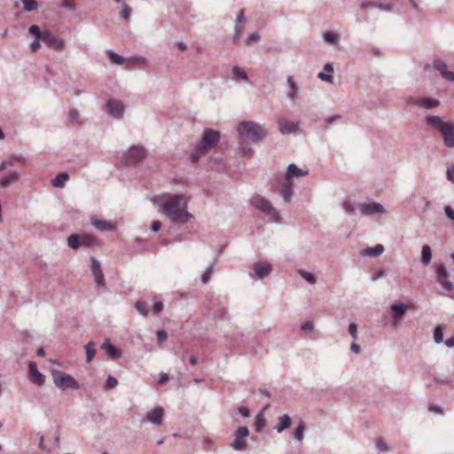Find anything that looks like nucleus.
Masks as SVG:
<instances>
[{
	"instance_id": "f257e3e1",
	"label": "nucleus",
	"mask_w": 454,
	"mask_h": 454,
	"mask_svg": "<svg viewBox=\"0 0 454 454\" xmlns=\"http://www.w3.org/2000/svg\"><path fill=\"white\" fill-rule=\"evenodd\" d=\"M151 201L162 215L174 224H184L191 221L187 211V200L183 194L161 193L152 197Z\"/></svg>"
},
{
	"instance_id": "f03ea898",
	"label": "nucleus",
	"mask_w": 454,
	"mask_h": 454,
	"mask_svg": "<svg viewBox=\"0 0 454 454\" xmlns=\"http://www.w3.org/2000/svg\"><path fill=\"white\" fill-rule=\"evenodd\" d=\"M23 166H25V157L21 154H12L2 160L1 187L5 188L17 183Z\"/></svg>"
},
{
	"instance_id": "7ed1b4c3",
	"label": "nucleus",
	"mask_w": 454,
	"mask_h": 454,
	"mask_svg": "<svg viewBox=\"0 0 454 454\" xmlns=\"http://www.w3.org/2000/svg\"><path fill=\"white\" fill-rule=\"evenodd\" d=\"M427 127L435 130L442 138V144L447 148H454V122L446 121L439 115L428 114L425 117Z\"/></svg>"
},
{
	"instance_id": "20e7f679",
	"label": "nucleus",
	"mask_w": 454,
	"mask_h": 454,
	"mask_svg": "<svg viewBox=\"0 0 454 454\" xmlns=\"http://www.w3.org/2000/svg\"><path fill=\"white\" fill-rule=\"evenodd\" d=\"M30 35L35 37L30 43V51L35 52L43 43L56 50H61L64 47V39L57 30H29Z\"/></svg>"
},
{
	"instance_id": "39448f33",
	"label": "nucleus",
	"mask_w": 454,
	"mask_h": 454,
	"mask_svg": "<svg viewBox=\"0 0 454 454\" xmlns=\"http://www.w3.org/2000/svg\"><path fill=\"white\" fill-rule=\"evenodd\" d=\"M238 134L243 141L258 144L267 137L264 126L254 121H242L237 126Z\"/></svg>"
},
{
	"instance_id": "423d86ee",
	"label": "nucleus",
	"mask_w": 454,
	"mask_h": 454,
	"mask_svg": "<svg viewBox=\"0 0 454 454\" xmlns=\"http://www.w3.org/2000/svg\"><path fill=\"white\" fill-rule=\"evenodd\" d=\"M218 141H220V133L218 131L211 129H204L200 142L191 152V160L197 161L200 157L206 155L217 145Z\"/></svg>"
},
{
	"instance_id": "0eeeda50",
	"label": "nucleus",
	"mask_w": 454,
	"mask_h": 454,
	"mask_svg": "<svg viewBox=\"0 0 454 454\" xmlns=\"http://www.w3.org/2000/svg\"><path fill=\"white\" fill-rule=\"evenodd\" d=\"M248 202H250L254 209L268 217L269 222L276 223H280L279 211L272 206L271 202L267 198L260 194H254L251 196Z\"/></svg>"
},
{
	"instance_id": "6e6552de",
	"label": "nucleus",
	"mask_w": 454,
	"mask_h": 454,
	"mask_svg": "<svg viewBox=\"0 0 454 454\" xmlns=\"http://www.w3.org/2000/svg\"><path fill=\"white\" fill-rule=\"evenodd\" d=\"M52 380L56 387L59 388L60 390L80 389L79 383L74 380L73 376L67 374V372L54 370L52 371Z\"/></svg>"
},
{
	"instance_id": "1a4fd4ad",
	"label": "nucleus",
	"mask_w": 454,
	"mask_h": 454,
	"mask_svg": "<svg viewBox=\"0 0 454 454\" xmlns=\"http://www.w3.org/2000/svg\"><path fill=\"white\" fill-rule=\"evenodd\" d=\"M356 211L359 212L360 215L365 216H375V215H383L387 214V210L384 206L372 200H368L364 202L356 204Z\"/></svg>"
},
{
	"instance_id": "9d476101",
	"label": "nucleus",
	"mask_w": 454,
	"mask_h": 454,
	"mask_svg": "<svg viewBox=\"0 0 454 454\" xmlns=\"http://www.w3.org/2000/svg\"><path fill=\"white\" fill-rule=\"evenodd\" d=\"M249 435L248 427L246 426L238 427L234 432V440L230 442V447L237 451H244L247 449V438Z\"/></svg>"
},
{
	"instance_id": "9b49d317",
	"label": "nucleus",
	"mask_w": 454,
	"mask_h": 454,
	"mask_svg": "<svg viewBox=\"0 0 454 454\" xmlns=\"http://www.w3.org/2000/svg\"><path fill=\"white\" fill-rule=\"evenodd\" d=\"M272 272L271 263L266 261H257L253 264V271L248 273L250 278L255 280H262L269 277Z\"/></svg>"
},
{
	"instance_id": "f8f14e48",
	"label": "nucleus",
	"mask_w": 454,
	"mask_h": 454,
	"mask_svg": "<svg viewBox=\"0 0 454 454\" xmlns=\"http://www.w3.org/2000/svg\"><path fill=\"white\" fill-rule=\"evenodd\" d=\"M435 278H437L438 285H440L443 290H445L447 292L453 291V289H454L453 283L448 279L449 272H448V270H446V267L444 265L437 264V266H435Z\"/></svg>"
},
{
	"instance_id": "ddd939ff",
	"label": "nucleus",
	"mask_w": 454,
	"mask_h": 454,
	"mask_svg": "<svg viewBox=\"0 0 454 454\" xmlns=\"http://www.w3.org/2000/svg\"><path fill=\"white\" fill-rule=\"evenodd\" d=\"M145 159V149L139 145H132L125 153L126 164H136Z\"/></svg>"
},
{
	"instance_id": "4468645a",
	"label": "nucleus",
	"mask_w": 454,
	"mask_h": 454,
	"mask_svg": "<svg viewBox=\"0 0 454 454\" xmlns=\"http://www.w3.org/2000/svg\"><path fill=\"white\" fill-rule=\"evenodd\" d=\"M163 416H165V410L161 406H156L153 410L147 411L145 415L144 421H146L155 427L162 425Z\"/></svg>"
},
{
	"instance_id": "2eb2a0df",
	"label": "nucleus",
	"mask_w": 454,
	"mask_h": 454,
	"mask_svg": "<svg viewBox=\"0 0 454 454\" xmlns=\"http://www.w3.org/2000/svg\"><path fill=\"white\" fill-rule=\"evenodd\" d=\"M106 112L115 119H121L124 113L123 104L116 99H108L106 102Z\"/></svg>"
},
{
	"instance_id": "dca6fc26",
	"label": "nucleus",
	"mask_w": 454,
	"mask_h": 454,
	"mask_svg": "<svg viewBox=\"0 0 454 454\" xmlns=\"http://www.w3.org/2000/svg\"><path fill=\"white\" fill-rule=\"evenodd\" d=\"M90 262H91V274L92 278H94V282L97 284L98 288H103L104 285H106V280H104L100 262L93 256L90 258Z\"/></svg>"
},
{
	"instance_id": "f3484780",
	"label": "nucleus",
	"mask_w": 454,
	"mask_h": 454,
	"mask_svg": "<svg viewBox=\"0 0 454 454\" xmlns=\"http://www.w3.org/2000/svg\"><path fill=\"white\" fill-rule=\"evenodd\" d=\"M309 172L305 168H298L295 163L287 165L286 172H285V178L282 182L293 183L295 178L308 176Z\"/></svg>"
},
{
	"instance_id": "a211bd4d",
	"label": "nucleus",
	"mask_w": 454,
	"mask_h": 454,
	"mask_svg": "<svg viewBox=\"0 0 454 454\" xmlns=\"http://www.w3.org/2000/svg\"><path fill=\"white\" fill-rule=\"evenodd\" d=\"M433 68L440 73L441 77L443 79L454 82V72L448 69V64L442 59H434L432 63Z\"/></svg>"
},
{
	"instance_id": "6ab92c4d",
	"label": "nucleus",
	"mask_w": 454,
	"mask_h": 454,
	"mask_svg": "<svg viewBox=\"0 0 454 454\" xmlns=\"http://www.w3.org/2000/svg\"><path fill=\"white\" fill-rule=\"evenodd\" d=\"M29 371H27V379L30 382L37 387H41L45 382V376L41 374L40 371L36 368L35 362H29Z\"/></svg>"
},
{
	"instance_id": "aec40b11",
	"label": "nucleus",
	"mask_w": 454,
	"mask_h": 454,
	"mask_svg": "<svg viewBox=\"0 0 454 454\" xmlns=\"http://www.w3.org/2000/svg\"><path fill=\"white\" fill-rule=\"evenodd\" d=\"M91 225L100 231H114L116 230V223L112 221L102 220L98 216H91Z\"/></svg>"
},
{
	"instance_id": "412c9836",
	"label": "nucleus",
	"mask_w": 454,
	"mask_h": 454,
	"mask_svg": "<svg viewBox=\"0 0 454 454\" xmlns=\"http://www.w3.org/2000/svg\"><path fill=\"white\" fill-rule=\"evenodd\" d=\"M277 124H278L279 133L282 135L294 134L299 129L298 122L290 121L284 118L277 120Z\"/></svg>"
},
{
	"instance_id": "4be33fe9",
	"label": "nucleus",
	"mask_w": 454,
	"mask_h": 454,
	"mask_svg": "<svg viewBox=\"0 0 454 454\" xmlns=\"http://www.w3.org/2000/svg\"><path fill=\"white\" fill-rule=\"evenodd\" d=\"M390 310L393 311V316H391V324L396 325L407 313V306L403 302L394 303L390 305Z\"/></svg>"
},
{
	"instance_id": "5701e85b",
	"label": "nucleus",
	"mask_w": 454,
	"mask_h": 454,
	"mask_svg": "<svg viewBox=\"0 0 454 454\" xmlns=\"http://www.w3.org/2000/svg\"><path fill=\"white\" fill-rule=\"evenodd\" d=\"M411 105L425 110H432L439 106L438 99L434 98H421L410 101Z\"/></svg>"
},
{
	"instance_id": "b1692460",
	"label": "nucleus",
	"mask_w": 454,
	"mask_h": 454,
	"mask_svg": "<svg viewBox=\"0 0 454 454\" xmlns=\"http://www.w3.org/2000/svg\"><path fill=\"white\" fill-rule=\"evenodd\" d=\"M293 183L281 182L278 184V194L281 195L285 203L289 204L293 198Z\"/></svg>"
},
{
	"instance_id": "393cba45",
	"label": "nucleus",
	"mask_w": 454,
	"mask_h": 454,
	"mask_svg": "<svg viewBox=\"0 0 454 454\" xmlns=\"http://www.w3.org/2000/svg\"><path fill=\"white\" fill-rule=\"evenodd\" d=\"M334 72V68L333 67V64L331 62L324 65L323 71L318 73L317 78L321 82H327L329 84H333V73Z\"/></svg>"
},
{
	"instance_id": "a878e982",
	"label": "nucleus",
	"mask_w": 454,
	"mask_h": 454,
	"mask_svg": "<svg viewBox=\"0 0 454 454\" xmlns=\"http://www.w3.org/2000/svg\"><path fill=\"white\" fill-rule=\"evenodd\" d=\"M125 67L126 68H132L134 67L145 68L147 67V59L143 56H132L128 58V62H126Z\"/></svg>"
},
{
	"instance_id": "bb28decb",
	"label": "nucleus",
	"mask_w": 454,
	"mask_h": 454,
	"mask_svg": "<svg viewBox=\"0 0 454 454\" xmlns=\"http://www.w3.org/2000/svg\"><path fill=\"white\" fill-rule=\"evenodd\" d=\"M286 86L287 90H289V91H287L286 98L290 101H294L298 98L299 88L298 85H296L295 82H294L292 76H287Z\"/></svg>"
},
{
	"instance_id": "cd10ccee",
	"label": "nucleus",
	"mask_w": 454,
	"mask_h": 454,
	"mask_svg": "<svg viewBox=\"0 0 454 454\" xmlns=\"http://www.w3.org/2000/svg\"><path fill=\"white\" fill-rule=\"evenodd\" d=\"M102 349L107 353L108 356L112 359H119L121 358V351L118 350L112 343L108 340H105L102 343Z\"/></svg>"
},
{
	"instance_id": "c85d7f7f",
	"label": "nucleus",
	"mask_w": 454,
	"mask_h": 454,
	"mask_svg": "<svg viewBox=\"0 0 454 454\" xmlns=\"http://www.w3.org/2000/svg\"><path fill=\"white\" fill-rule=\"evenodd\" d=\"M384 252L382 245L378 244L372 247H367L362 251V255L364 257H376L380 256Z\"/></svg>"
},
{
	"instance_id": "c756f323",
	"label": "nucleus",
	"mask_w": 454,
	"mask_h": 454,
	"mask_svg": "<svg viewBox=\"0 0 454 454\" xmlns=\"http://www.w3.org/2000/svg\"><path fill=\"white\" fill-rule=\"evenodd\" d=\"M68 178L69 176L67 172H60L52 179V181H51V184H52V187L56 189H61L64 187Z\"/></svg>"
},
{
	"instance_id": "7c9ffc66",
	"label": "nucleus",
	"mask_w": 454,
	"mask_h": 454,
	"mask_svg": "<svg viewBox=\"0 0 454 454\" xmlns=\"http://www.w3.org/2000/svg\"><path fill=\"white\" fill-rule=\"evenodd\" d=\"M290 417L288 415H283L278 418V422H277L276 427H274V430H276L277 433H281L290 427Z\"/></svg>"
},
{
	"instance_id": "2f4dec72",
	"label": "nucleus",
	"mask_w": 454,
	"mask_h": 454,
	"mask_svg": "<svg viewBox=\"0 0 454 454\" xmlns=\"http://www.w3.org/2000/svg\"><path fill=\"white\" fill-rule=\"evenodd\" d=\"M232 79L238 82H248V76H247L246 71L239 66H235L232 67Z\"/></svg>"
},
{
	"instance_id": "473e14b6",
	"label": "nucleus",
	"mask_w": 454,
	"mask_h": 454,
	"mask_svg": "<svg viewBox=\"0 0 454 454\" xmlns=\"http://www.w3.org/2000/svg\"><path fill=\"white\" fill-rule=\"evenodd\" d=\"M323 40L331 46H336L338 43V35L333 30H328L323 34Z\"/></svg>"
},
{
	"instance_id": "72a5a7b5",
	"label": "nucleus",
	"mask_w": 454,
	"mask_h": 454,
	"mask_svg": "<svg viewBox=\"0 0 454 454\" xmlns=\"http://www.w3.org/2000/svg\"><path fill=\"white\" fill-rule=\"evenodd\" d=\"M303 434H305V422L300 420L297 427L293 431V437H294L295 441L301 442L303 440Z\"/></svg>"
},
{
	"instance_id": "f704fd0d",
	"label": "nucleus",
	"mask_w": 454,
	"mask_h": 454,
	"mask_svg": "<svg viewBox=\"0 0 454 454\" xmlns=\"http://www.w3.org/2000/svg\"><path fill=\"white\" fill-rule=\"evenodd\" d=\"M79 242H81L82 247L90 248L96 244V239L88 234H82L79 235Z\"/></svg>"
},
{
	"instance_id": "c9c22d12",
	"label": "nucleus",
	"mask_w": 454,
	"mask_h": 454,
	"mask_svg": "<svg viewBox=\"0 0 454 454\" xmlns=\"http://www.w3.org/2000/svg\"><path fill=\"white\" fill-rule=\"evenodd\" d=\"M421 261L422 265L427 266L431 262V249L430 247L427 245L422 246L421 248Z\"/></svg>"
},
{
	"instance_id": "e433bc0d",
	"label": "nucleus",
	"mask_w": 454,
	"mask_h": 454,
	"mask_svg": "<svg viewBox=\"0 0 454 454\" xmlns=\"http://www.w3.org/2000/svg\"><path fill=\"white\" fill-rule=\"evenodd\" d=\"M108 59H110V61H112L114 65L126 66L127 59L114 52L113 51H108Z\"/></svg>"
},
{
	"instance_id": "4c0bfd02",
	"label": "nucleus",
	"mask_w": 454,
	"mask_h": 454,
	"mask_svg": "<svg viewBox=\"0 0 454 454\" xmlns=\"http://www.w3.org/2000/svg\"><path fill=\"white\" fill-rule=\"evenodd\" d=\"M67 245H68L69 248L78 249L82 247V244L79 241V234H71L67 239Z\"/></svg>"
},
{
	"instance_id": "58836bf2",
	"label": "nucleus",
	"mask_w": 454,
	"mask_h": 454,
	"mask_svg": "<svg viewBox=\"0 0 454 454\" xmlns=\"http://www.w3.org/2000/svg\"><path fill=\"white\" fill-rule=\"evenodd\" d=\"M22 3V9L26 12H30L37 9L38 3L36 0H20Z\"/></svg>"
},
{
	"instance_id": "ea45409f",
	"label": "nucleus",
	"mask_w": 454,
	"mask_h": 454,
	"mask_svg": "<svg viewBox=\"0 0 454 454\" xmlns=\"http://www.w3.org/2000/svg\"><path fill=\"white\" fill-rule=\"evenodd\" d=\"M260 35L256 31H254L248 34L247 37H246L245 41H243V44L250 46L255 44L259 42Z\"/></svg>"
},
{
	"instance_id": "a19ab883",
	"label": "nucleus",
	"mask_w": 454,
	"mask_h": 454,
	"mask_svg": "<svg viewBox=\"0 0 454 454\" xmlns=\"http://www.w3.org/2000/svg\"><path fill=\"white\" fill-rule=\"evenodd\" d=\"M298 274H300V276H301L302 279H304L305 281H307L308 283H309L311 285H314L317 282L316 276L313 275V273H311V272H309L304 270H298Z\"/></svg>"
},
{
	"instance_id": "79ce46f5",
	"label": "nucleus",
	"mask_w": 454,
	"mask_h": 454,
	"mask_svg": "<svg viewBox=\"0 0 454 454\" xmlns=\"http://www.w3.org/2000/svg\"><path fill=\"white\" fill-rule=\"evenodd\" d=\"M84 349H86L87 363H90L95 356V343L90 341L89 343H87L86 347H84Z\"/></svg>"
},
{
	"instance_id": "37998d69",
	"label": "nucleus",
	"mask_w": 454,
	"mask_h": 454,
	"mask_svg": "<svg viewBox=\"0 0 454 454\" xmlns=\"http://www.w3.org/2000/svg\"><path fill=\"white\" fill-rule=\"evenodd\" d=\"M433 340L435 344H441L443 341V332L441 325L435 326L434 331H433Z\"/></svg>"
},
{
	"instance_id": "c03bdc74",
	"label": "nucleus",
	"mask_w": 454,
	"mask_h": 454,
	"mask_svg": "<svg viewBox=\"0 0 454 454\" xmlns=\"http://www.w3.org/2000/svg\"><path fill=\"white\" fill-rule=\"evenodd\" d=\"M134 307H136L137 311H138L139 314L142 316L147 315V304L143 301H137L136 304H134Z\"/></svg>"
},
{
	"instance_id": "a18cd8bd",
	"label": "nucleus",
	"mask_w": 454,
	"mask_h": 454,
	"mask_svg": "<svg viewBox=\"0 0 454 454\" xmlns=\"http://www.w3.org/2000/svg\"><path fill=\"white\" fill-rule=\"evenodd\" d=\"M394 5L395 4L391 3H383L377 1L375 9H379L380 11L382 12H391L394 8Z\"/></svg>"
},
{
	"instance_id": "49530a36",
	"label": "nucleus",
	"mask_w": 454,
	"mask_h": 454,
	"mask_svg": "<svg viewBox=\"0 0 454 454\" xmlns=\"http://www.w3.org/2000/svg\"><path fill=\"white\" fill-rule=\"evenodd\" d=\"M212 272H213V263L208 265V267H207L206 270H204L203 275H201V283H203L204 285L208 283L210 277L212 276Z\"/></svg>"
},
{
	"instance_id": "de8ad7c7",
	"label": "nucleus",
	"mask_w": 454,
	"mask_h": 454,
	"mask_svg": "<svg viewBox=\"0 0 454 454\" xmlns=\"http://www.w3.org/2000/svg\"><path fill=\"white\" fill-rule=\"evenodd\" d=\"M376 3L377 1L375 0H363L360 6L364 10H372L376 8Z\"/></svg>"
},
{
	"instance_id": "09e8293b",
	"label": "nucleus",
	"mask_w": 454,
	"mask_h": 454,
	"mask_svg": "<svg viewBox=\"0 0 454 454\" xmlns=\"http://www.w3.org/2000/svg\"><path fill=\"white\" fill-rule=\"evenodd\" d=\"M106 388L107 389H114L118 386V380L114 378L113 375H108L107 380H106Z\"/></svg>"
},
{
	"instance_id": "8fccbe9b",
	"label": "nucleus",
	"mask_w": 454,
	"mask_h": 454,
	"mask_svg": "<svg viewBox=\"0 0 454 454\" xmlns=\"http://www.w3.org/2000/svg\"><path fill=\"white\" fill-rule=\"evenodd\" d=\"M348 333L351 335L352 340L355 341L357 340V326L355 325V323H349Z\"/></svg>"
},
{
	"instance_id": "3c124183",
	"label": "nucleus",
	"mask_w": 454,
	"mask_h": 454,
	"mask_svg": "<svg viewBox=\"0 0 454 454\" xmlns=\"http://www.w3.org/2000/svg\"><path fill=\"white\" fill-rule=\"evenodd\" d=\"M61 6L69 11H74L76 8L75 3L72 0H63L61 2Z\"/></svg>"
},
{
	"instance_id": "603ef678",
	"label": "nucleus",
	"mask_w": 454,
	"mask_h": 454,
	"mask_svg": "<svg viewBox=\"0 0 454 454\" xmlns=\"http://www.w3.org/2000/svg\"><path fill=\"white\" fill-rule=\"evenodd\" d=\"M239 154L243 157L251 158V156L254 154V150H252L250 147L243 146L239 148Z\"/></svg>"
},
{
	"instance_id": "864d4df0",
	"label": "nucleus",
	"mask_w": 454,
	"mask_h": 454,
	"mask_svg": "<svg viewBox=\"0 0 454 454\" xmlns=\"http://www.w3.org/2000/svg\"><path fill=\"white\" fill-rule=\"evenodd\" d=\"M343 209L348 214H353L356 211V205L350 201H344Z\"/></svg>"
},
{
	"instance_id": "5fc2aeb1",
	"label": "nucleus",
	"mask_w": 454,
	"mask_h": 454,
	"mask_svg": "<svg viewBox=\"0 0 454 454\" xmlns=\"http://www.w3.org/2000/svg\"><path fill=\"white\" fill-rule=\"evenodd\" d=\"M314 325L313 322L310 320H308L301 324V330L306 333H311L313 332Z\"/></svg>"
},
{
	"instance_id": "6e6d98bb",
	"label": "nucleus",
	"mask_w": 454,
	"mask_h": 454,
	"mask_svg": "<svg viewBox=\"0 0 454 454\" xmlns=\"http://www.w3.org/2000/svg\"><path fill=\"white\" fill-rule=\"evenodd\" d=\"M256 431H261L264 427V419L259 415L256 416L255 422H254Z\"/></svg>"
},
{
	"instance_id": "4d7b16f0",
	"label": "nucleus",
	"mask_w": 454,
	"mask_h": 454,
	"mask_svg": "<svg viewBox=\"0 0 454 454\" xmlns=\"http://www.w3.org/2000/svg\"><path fill=\"white\" fill-rule=\"evenodd\" d=\"M121 6H122V8H121V16L123 19H128L129 15L131 12V9L129 7V5L126 3H122Z\"/></svg>"
},
{
	"instance_id": "13d9d810",
	"label": "nucleus",
	"mask_w": 454,
	"mask_h": 454,
	"mask_svg": "<svg viewBox=\"0 0 454 454\" xmlns=\"http://www.w3.org/2000/svg\"><path fill=\"white\" fill-rule=\"evenodd\" d=\"M168 339V334L163 330L157 331V341L159 344H162Z\"/></svg>"
},
{
	"instance_id": "bf43d9fd",
	"label": "nucleus",
	"mask_w": 454,
	"mask_h": 454,
	"mask_svg": "<svg viewBox=\"0 0 454 454\" xmlns=\"http://www.w3.org/2000/svg\"><path fill=\"white\" fill-rule=\"evenodd\" d=\"M162 309H163L162 301H158L154 302V306H153V313H154V315L160 314L162 311Z\"/></svg>"
},
{
	"instance_id": "052dcab7",
	"label": "nucleus",
	"mask_w": 454,
	"mask_h": 454,
	"mask_svg": "<svg viewBox=\"0 0 454 454\" xmlns=\"http://www.w3.org/2000/svg\"><path fill=\"white\" fill-rule=\"evenodd\" d=\"M375 447H376V450H378L380 452H383V451L387 450L386 443L383 442L382 439L376 440Z\"/></svg>"
},
{
	"instance_id": "680f3d73",
	"label": "nucleus",
	"mask_w": 454,
	"mask_h": 454,
	"mask_svg": "<svg viewBox=\"0 0 454 454\" xmlns=\"http://www.w3.org/2000/svg\"><path fill=\"white\" fill-rule=\"evenodd\" d=\"M384 276H386V271L384 270H378L374 274H372V276H371V280L376 281Z\"/></svg>"
},
{
	"instance_id": "e2e57ef3",
	"label": "nucleus",
	"mask_w": 454,
	"mask_h": 454,
	"mask_svg": "<svg viewBox=\"0 0 454 454\" xmlns=\"http://www.w3.org/2000/svg\"><path fill=\"white\" fill-rule=\"evenodd\" d=\"M68 119L74 121L79 120V112L76 109H69Z\"/></svg>"
},
{
	"instance_id": "0e129e2a",
	"label": "nucleus",
	"mask_w": 454,
	"mask_h": 454,
	"mask_svg": "<svg viewBox=\"0 0 454 454\" xmlns=\"http://www.w3.org/2000/svg\"><path fill=\"white\" fill-rule=\"evenodd\" d=\"M427 410L434 414L443 415V408L439 405H431Z\"/></svg>"
},
{
	"instance_id": "69168bd1",
	"label": "nucleus",
	"mask_w": 454,
	"mask_h": 454,
	"mask_svg": "<svg viewBox=\"0 0 454 454\" xmlns=\"http://www.w3.org/2000/svg\"><path fill=\"white\" fill-rule=\"evenodd\" d=\"M447 179L454 183V163L447 168Z\"/></svg>"
},
{
	"instance_id": "338daca9",
	"label": "nucleus",
	"mask_w": 454,
	"mask_h": 454,
	"mask_svg": "<svg viewBox=\"0 0 454 454\" xmlns=\"http://www.w3.org/2000/svg\"><path fill=\"white\" fill-rule=\"evenodd\" d=\"M246 21V18H245V15H244V12L241 11L239 12V14L238 15L237 17V20H236V27L235 28H238L239 26H241L245 23Z\"/></svg>"
},
{
	"instance_id": "774afa93",
	"label": "nucleus",
	"mask_w": 454,
	"mask_h": 454,
	"mask_svg": "<svg viewBox=\"0 0 454 454\" xmlns=\"http://www.w3.org/2000/svg\"><path fill=\"white\" fill-rule=\"evenodd\" d=\"M443 211H445V215L449 217V219L454 221V210L451 208V207L447 206L445 208H443Z\"/></svg>"
}]
</instances>
